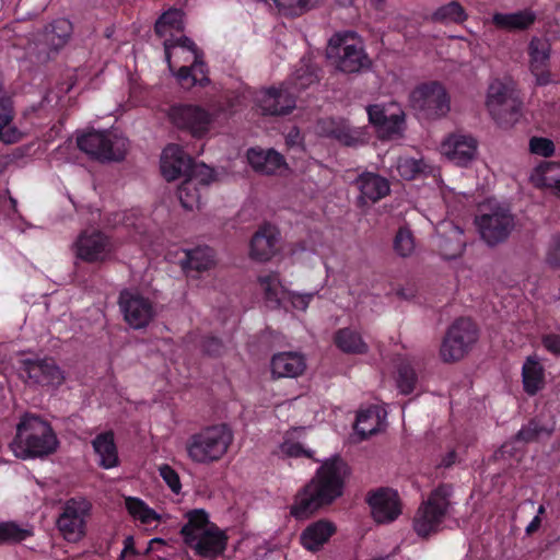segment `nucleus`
<instances>
[{"label":"nucleus","instance_id":"obj_17","mask_svg":"<svg viewBox=\"0 0 560 560\" xmlns=\"http://www.w3.org/2000/svg\"><path fill=\"white\" fill-rule=\"evenodd\" d=\"M551 45L547 39L533 37L528 44L529 69L536 84L544 86L551 82L549 70Z\"/></svg>","mask_w":560,"mask_h":560},{"label":"nucleus","instance_id":"obj_2","mask_svg":"<svg viewBox=\"0 0 560 560\" xmlns=\"http://www.w3.org/2000/svg\"><path fill=\"white\" fill-rule=\"evenodd\" d=\"M58 439L51 425L38 416L25 415L16 425L10 450L18 458L43 457L56 452Z\"/></svg>","mask_w":560,"mask_h":560},{"label":"nucleus","instance_id":"obj_47","mask_svg":"<svg viewBox=\"0 0 560 560\" xmlns=\"http://www.w3.org/2000/svg\"><path fill=\"white\" fill-rule=\"evenodd\" d=\"M541 184L560 198V163L548 162L539 166Z\"/></svg>","mask_w":560,"mask_h":560},{"label":"nucleus","instance_id":"obj_34","mask_svg":"<svg viewBox=\"0 0 560 560\" xmlns=\"http://www.w3.org/2000/svg\"><path fill=\"white\" fill-rule=\"evenodd\" d=\"M187 523L182 527L180 535L184 542L191 544L198 538L199 534L207 529L212 523L209 521L208 513L202 509H195L186 513Z\"/></svg>","mask_w":560,"mask_h":560},{"label":"nucleus","instance_id":"obj_42","mask_svg":"<svg viewBox=\"0 0 560 560\" xmlns=\"http://www.w3.org/2000/svg\"><path fill=\"white\" fill-rule=\"evenodd\" d=\"M200 185L194 178H184L177 188V197L183 208L192 210L200 202Z\"/></svg>","mask_w":560,"mask_h":560},{"label":"nucleus","instance_id":"obj_33","mask_svg":"<svg viewBox=\"0 0 560 560\" xmlns=\"http://www.w3.org/2000/svg\"><path fill=\"white\" fill-rule=\"evenodd\" d=\"M523 388L529 396L536 395L545 385V369L534 357H528L522 368Z\"/></svg>","mask_w":560,"mask_h":560},{"label":"nucleus","instance_id":"obj_12","mask_svg":"<svg viewBox=\"0 0 560 560\" xmlns=\"http://www.w3.org/2000/svg\"><path fill=\"white\" fill-rule=\"evenodd\" d=\"M118 305L124 319L133 329L145 328L155 316L152 301L128 289L119 293Z\"/></svg>","mask_w":560,"mask_h":560},{"label":"nucleus","instance_id":"obj_64","mask_svg":"<svg viewBox=\"0 0 560 560\" xmlns=\"http://www.w3.org/2000/svg\"><path fill=\"white\" fill-rule=\"evenodd\" d=\"M456 459H457V454L454 450L447 452L440 460L439 463V467H443V468H450L452 467L455 463H456Z\"/></svg>","mask_w":560,"mask_h":560},{"label":"nucleus","instance_id":"obj_59","mask_svg":"<svg viewBox=\"0 0 560 560\" xmlns=\"http://www.w3.org/2000/svg\"><path fill=\"white\" fill-rule=\"evenodd\" d=\"M282 452L285 453L290 457H311L310 452L305 451L300 443H284L282 445Z\"/></svg>","mask_w":560,"mask_h":560},{"label":"nucleus","instance_id":"obj_43","mask_svg":"<svg viewBox=\"0 0 560 560\" xmlns=\"http://www.w3.org/2000/svg\"><path fill=\"white\" fill-rule=\"evenodd\" d=\"M552 432L540 419L534 418L523 425L515 435V441L523 443L537 442L540 438H548Z\"/></svg>","mask_w":560,"mask_h":560},{"label":"nucleus","instance_id":"obj_40","mask_svg":"<svg viewBox=\"0 0 560 560\" xmlns=\"http://www.w3.org/2000/svg\"><path fill=\"white\" fill-rule=\"evenodd\" d=\"M32 536V528L22 527L13 521L0 522V545L20 544Z\"/></svg>","mask_w":560,"mask_h":560},{"label":"nucleus","instance_id":"obj_32","mask_svg":"<svg viewBox=\"0 0 560 560\" xmlns=\"http://www.w3.org/2000/svg\"><path fill=\"white\" fill-rule=\"evenodd\" d=\"M384 417L385 411L376 405L361 409L357 415L354 430L362 439H366L378 432Z\"/></svg>","mask_w":560,"mask_h":560},{"label":"nucleus","instance_id":"obj_37","mask_svg":"<svg viewBox=\"0 0 560 560\" xmlns=\"http://www.w3.org/2000/svg\"><path fill=\"white\" fill-rule=\"evenodd\" d=\"M468 18L464 7L458 1H451L444 5L438 8L431 16V20L435 23L448 24L456 23L460 24Z\"/></svg>","mask_w":560,"mask_h":560},{"label":"nucleus","instance_id":"obj_55","mask_svg":"<svg viewBox=\"0 0 560 560\" xmlns=\"http://www.w3.org/2000/svg\"><path fill=\"white\" fill-rule=\"evenodd\" d=\"M159 471L160 476L163 478V480L170 487V489L174 493L178 494L182 489V483L177 471L167 464H163L162 466H160Z\"/></svg>","mask_w":560,"mask_h":560},{"label":"nucleus","instance_id":"obj_58","mask_svg":"<svg viewBox=\"0 0 560 560\" xmlns=\"http://www.w3.org/2000/svg\"><path fill=\"white\" fill-rule=\"evenodd\" d=\"M202 351L211 357H219L223 350L221 339L214 336H207L202 339Z\"/></svg>","mask_w":560,"mask_h":560},{"label":"nucleus","instance_id":"obj_31","mask_svg":"<svg viewBox=\"0 0 560 560\" xmlns=\"http://www.w3.org/2000/svg\"><path fill=\"white\" fill-rule=\"evenodd\" d=\"M463 234V230L459 226L452 224L447 235H438L436 246L444 259L451 260L462 256L466 246Z\"/></svg>","mask_w":560,"mask_h":560},{"label":"nucleus","instance_id":"obj_7","mask_svg":"<svg viewBox=\"0 0 560 560\" xmlns=\"http://www.w3.org/2000/svg\"><path fill=\"white\" fill-rule=\"evenodd\" d=\"M410 105L418 117L434 120L447 115L451 109V97L442 83L430 81L412 90Z\"/></svg>","mask_w":560,"mask_h":560},{"label":"nucleus","instance_id":"obj_16","mask_svg":"<svg viewBox=\"0 0 560 560\" xmlns=\"http://www.w3.org/2000/svg\"><path fill=\"white\" fill-rule=\"evenodd\" d=\"M366 502L377 523L393 522L401 513L398 493L389 488L369 492Z\"/></svg>","mask_w":560,"mask_h":560},{"label":"nucleus","instance_id":"obj_9","mask_svg":"<svg viewBox=\"0 0 560 560\" xmlns=\"http://www.w3.org/2000/svg\"><path fill=\"white\" fill-rule=\"evenodd\" d=\"M20 378L30 386L58 389L66 382V372L51 357L26 358L20 361Z\"/></svg>","mask_w":560,"mask_h":560},{"label":"nucleus","instance_id":"obj_63","mask_svg":"<svg viewBox=\"0 0 560 560\" xmlns=\"http://www.w3.org/2000/svg\"><path fill=\"white\" fill-rule=\"evenodd\" d=\"M127 555L138 556L139 552L135 546L133 536L129 535L124 539V549L118 558V560H124Z\"/></svg>","mask_w":560,"mask_h":560},{"label":"nucleus","instance_id":"obj_57","mask_svg":"<svg viewBox=\"0 0 560 560\" xmlns=\"http://www.w3.org/2000/svg\"><path fill=\"white\" fill-rule=\"evenodd\" d=\"M546 260L553 268L560 267V235L551 237Z\"/></svg>","mask_w":560,"mask_h":560},{"label":"nucleus","instance_id":"obj_5","mask_svg":"<svg viewBox=\"0 0 560 560\" xmlns=\"http://www.w3.org/2000/svg\"><path fill=\"white\" fill-rule=\"evenodd\" d=\"M522 105L512 83L495 79L489 84L486 106L500 127L509 128L517 122L522 116Z\"/></svg>","mask_w":560,"mask_h":560},{"label":"nucleus","instance_id":"obj_46","mask_svg":"<svg viewBox=\"0 0 560 560\" xmlns=\"http://www.w3.org/2000/svg\"><path fill=\"white\" fill-rule=\"evenodd\" d=\"M259 284L265 293L267 302L271 303L275 307L280 305V277L277 272H270L258 278Z\"/></svg>","mask_w":560,"mask_h":560},{"label":"nucleus","instance_id":"obj_28","mask_svg":"<svg viewBox=\"0 0 560 560\" xmlns=\"http://www.w3.org/2000/svg\"><path fill=\"white\" fill-rule=\"evenodd\" d=\"M536 19L534 11L524 9L512 13L497 12L492 15V23L499 30L515 32L528 30Z\"/></svg>","mask_w":560,"mask_h":560},{"label":"nucleus","instance_id":"obj_20","mask_svg":"<svg viewBox=\"0 0 560 560\" xmlns=\"http://www.w3.org/2000/svg\"><path fill=\"white\" fill-rule=\"evenodd\" d=\"M75 253L86 262L103 261L109 254V241L98 231L82 232L75 242Z\"/></svg>","mask_w":560,"mask_h":560},{"label":"nucleus","instance_id":"obj_51","mask_svg":"<svg viewBox=\"0 0 560 560\" xmlns=\"http://www.w3.org/2000/svg\"><path fill=\"white\" fill-rule=\"evenodd\" d=\"M186 178H194L198 185L206 188L214 179V171L205 163H196L192 159Z\"/></svg>","mask_w":560,"mask_h":560},{"label":"nucleus","instance_id":"obj_25","mask_svg":"<svg viewBox=\"0 0 560 560\" xmlns=\"http://www.w3.org/2000/svg\"><path fill=\"white\" fill-rule=\"evenodd\" d=\"M305 369V359L298 352H280L271 359V372L277 378L298 377Z\"/></svg>","mask_w":560,"mask_h":560},{"label":"nucleus","instance_id":"obj_6","mask_svg":"<svg viewBox=\"0 0 560 560\" xmlns=\"http://www.w3.org/2000/svg\"><path fill=\"white\" fill-rule=\"evenodd\" d=\"M450 487L441 485L421 503L413 517V529L418 536L428 538L440 530L450 506Z\"/></svg>","mask_w":560,"mask_h":560},{"label":"nucleus","instance_id":"obj_24","mask_svg":"<svg viewBox=\"0 0 560 560\" xmlns=\"http://www.w3.org/2000/svg\"><path fill=\"white\" fill-rule=\"evenodd\" d=\"M215 264V253L209 246H197L185 250V257L180 261L183 271L187 277H197L208 271Z\"/></svg>","mask_w":560,"mask_h":560},{"label":"nucleus","instance_id":"obj_61","mask_svg":"<svg viewBox=\"0 0 560 560\" xmlns=\"http://www.w3.org/2000/svg\"><path fill=\"white\" fill-rule=\"evenodd\" d=\"M191 68L187 66L180 67L176 72V78L179 84L184 88H192Z\"/></svg>","mask_w":560,"mask_h":560},{"label":"nucleus","instance_id":"obj_52","mask_svg":"<svg viewBox=\"0 0 560 560\" xmlns=\"http://www.w3.org/2000/svg\"><path fill=\"white\" fill-rule=\"evenodd\" d=\"M175 47L185 48V49L194 52L195 56L200 54L199 49H198L197 45L194 43V40H191L189 37H187L185 35H182L180 37H178L176 39H173V38L165 39L164 40L165 60L167 61L170 69H172L171 50Z\"/></svg>","mask_w":560,"mask_h":560},{"label":"nucleus","instance_id":"obj_35","mask_svg":"<svg viewBox=\"0 0 560 560\" xmlns=\"http://www.w3.org/2000/svg\"><path fill=\"white\" fill-rule=\"evenodd\" d=\"M72 33V24L66 19L55 20L45 27L44 40L54 50L60 49Z\"/></svg>","mask_w":560,"mask_h":560},{"label":"nucleus","instance_id":"obj_10","mask_svg":"<svg viewBox=\"0 0 560 560\" xmlns=\"http://www.w3.org/2000/svg\"><path fill=\"white\" fill-rule=\"evenodd\" d=\"M91 509L92 504L85 498H71L65 502L56 524L67 541L77 542L85 535Z\"/></svg>","mask_w":560,"mask_h":560},{"label":"nucleus","instance_id":"obj_21","mask_svg":"<svg viewBox=\"0 0 560 560\" xmlns=\"http://www.w3.org/2000/svg\"><path fill=\"white\" fill-rule=\"evenodd\" d=\"M279 235L275 225L270 223L260 225L250 240V257L258 261L270 260L278 250Z\"/></svg>","mask_w":560,"mask_h":560},{"label":"nucleus","instance_id":"obj_39","mask_svg":"<svg viewBox=\"0 0 560 560\" xmlns=\"http://www.w3.org/2000/svg\"><path fill=\"white\" fill-rule=\"evenodd\" d=\"M368 114L372 125L385 129L388 132H396L404 122L402 115L387 116L385 110L377 105L369 106Z\"/></svg>","mask_w":560,"mask_h":560},{"label":"nucleus","instance_id":"obj_60","mask_svg":"<svg viewBox=\"0 0 560 560\" xmlns=\"http://www.w3.org/2000/svg\"><path fill=\"white\" fill-rule=\"evenodd\" d=\"M314 293H293L291 296V303L292 306L300 311H305L310 304V302L313 300Z\"/></svg>","mask_w":560,"mask_h":560},{"label":"nucleus","instance_id":"obj_18","mask_svg":"<svg viewBox=\"0 0 560 560\" xmlns=\"http://www.w3.org/2000/svg\"><path fill=\"white\" fill-rule=\"evenodd\" d=\"M192 158L179 144H167L161 156V173L167 182L187 177Z\"/></svg>","mask_w":560,"mask_h":560},{"label":"nucleus","instance_id":"obj_11","mask_svg":"<svg viewBox=\"0 0 560 560\" xmlns=\"http://www.w3.org/2000/svg\"><path fill=\"white\" fill-rule=\"evenodd\" d=\"M354 37L353 32H346L336 34L329 40L330 49H338L337 68L345 73H355L371 67V59L363 46L359 42L350 43V40H354Z\"/></svg>","mask_w":560,"mask_h":560},{"label":"nucleus","instance_id":"obj_30","mask_svg":"<svg viewBox=\"0 0 560 560\" xmlns=\"http://www.w3.org/2000/svg\"><path fill=\"white\" fill-rule=\"evenodd\" d=\"M13 119V108L11 97L3 92L2 79L0 78V141L11 144L20 139V132L10 124Z\"/></svg>","mask_w":560,"mask_h":560},{"label":"nucleus","instance_id":"obj_29","mask_svg":"<svg viewBox=\"0 0 560 560\" xmlns=\"http://www.w3.org/2000/svg\"><path fill=\"white\" fill-rule=\"evenodd\" d=\"M92 446L95 454L100 457L98 465L102 468L110 469L118 466V451L113 431L97 434L92 441Z\"/></svg>","mask_w":560,"mask_h":560},{"label":"nucleus","instance_id":"obj_1","mask_svg":"<svg viewBox=\"0 0 560 560\" xmlns=\"http://www.w3.org/2000/svg\"><path fill=\"white\" fill-rule=\"evenodd\" d=\"M349 474V466L341 456L334 455L324 460L312 480L295 495L290 514L296 520H305L331 504L342 495Z\"/></svg>","mask_w":560,"mask_h":560},{"label":"nucleus","instance_id":"obj_4","mask_svg":"<svg viewBox=\"0 0 560 560\" xmlns=\"http://www.w3.org/2000/svg\"><path fill=\"white\" fill-rule=\"evenodd\" d=\"M128 139L108 130L90 129L77 135V147L98 162H120L128 151Z\"/></svg>","mask_w":560,"mask_h":560},{"label":"nucleus","instance_id":"obj_62","mask_svg":"<svg viewBox=\"0 0 560 560\" xmlns=\"http://www.w3.org/2000/svg\"><path fill=\"white\" fill-rule=\"evenodd\" d=\"M517 441L505 442L495 453V458L514 457L518 450L515 446Z\"/></svg>","mask_w":560,"mask_h":560},{"label":"nucleus","instance_id":"obj_54","mask_svg":"<svg viewBox=\"0 0 560 560\" xmlns=\"http://www.w3.org/2000/svg\"><path fill=\"white\" fill-rule=\"evenodd\" d=\"M529 150L532 153L549 158L555 152V144L553 142L548 138L542 137H533L529 140Z\"/></svg>","mask_w":560,"mask_h":560},{"label":"nucleus","instance_id":"obj_13","mask_svg":"<svg viewBox=\"0 0 560 560\" xmlns=\"http://www.w3.org/2000/svg\"><path fill=\"white\" fill-rule=\"evenodd\" d=\"M475 222L481 238L491 246L503 242L514 226L513 215L502 207L476 217Z\"/></svg>","mask_w":560,"mask_h":560},{"label":"nucleus","instance_id":"obj_36","mask_svg":"<svg viewBox=\"0 0 560 560\" xmlns=\"http://www.w3.org/2000/svg\"><path fill=\"white\" fill-rule=\"evenodd\" d=\"M335 345L346 353L363 354L368 352V345L361 335L351 328L339 329L334 337Z\"/></svg>","mask_w":560,"mask_h":560},{"label":"nucleus","instance_id":"obj_14","mask_svg":"<svg viewBox=\"0 0 560 560\" xmlns=\"http://www.w3.org/2000/svg\"><path fill=\"white\" fill-rule=\"evenodd\" d=\"M170 119L179 129L187 130L194 138H202L208 131L212 117L198 105H175L170 109Z\"/></svg>","mask_w":560,"mask_h":560},{"label":"nucleus","instance_id":"obj_50","mask_svg":"<svg viewBox=\"0 0 560 560\" xmlns=\"http://www.w3.org/2000/svg\"><path fill=\"white\" fill-rule=\"evenodd\" d=\"M418 382L415 369L408 363H401L398 368L397 385L401 394H411Z\"/></svg>","mask_w":560,"mask_h":560},{"label":"nucleus","instance_id":"obj_41","mask_svg":"<svg viewBox=\"0 0 560 560\" xmlns=\"http://www.w3.org/2000/svg\"><path fill=\"white\" fill-rule=\"evenodd\" d=\"M183 30V12L176 8H171L164 12L154 25L156 35L161 37L165 36L167 31L182 32Z\"/></svg>","mask_w":560,"mask_h":560},{"label":"nucleus","instance_id":"obj_3","mask_svg":"<svg viewBox=\"0 0 560 560\" xmlns=\"http://www.w3.org/2000/svg\"><path fill=\"white\" fill-rule=\"evenodd\" d=\"M233 440L234 434L229 424L208 425L188 438L186 442L187 456L196 464L217 463L228 453Z\"/></svg>","mask_w":560,"mask_h":560},{"label":"nucleus","instance_id":"obj_27","mask_svg":"<svg viewBox=\"0 0 560 560\" xmlns=\"http://www.w3.org/2000/svg\"><path fill=\"white\" fill-rule=\"evenodd\" d=\"M336 526L327 521L319 520L310 524L301 534V544L311 551L318 550L335 534Z\"/></svg>","mask_w":560,"mask_h":560},{"label":"nucleus","instance_id":"obj_23","mask_svg":"<svg viewBox=\"0 0 560 560\" xmlns=\"http://www.w3.org/2000/svg\"><path fill=\"white\" fill-rule=\"evenodd\" d=\"M442 148L450 160L465 166L476 154L477 141L471 136L452 135L443 142Z\"/></svg>","mask_w":560,"mask_h":560},{"label":"nucleus","instance_id":"obj_48","mask_svg":"<svg viewBox=\"0 0 560 560\" xmlns=\"http://www.w3.org/2000/svg\"><path fill=\"white\" fill-rule=\"evenodd\" d=\"M283 16H300L311 9L310 0H272Z\"/></svg>","mask_w":560,"mask_h":560},{"label":"nucleus","instance_id":"obj_45","mask_svg":"<svg viewBox=\"0 0 560 560\" xmlns=\"http://www.w3.org/2000/svg\"><path fill=\"white\" fill-rule=\"evenodd\" d=\"M125 503L128 513L144 525H149L153 521L159 520L158 513L139 498L128 497Z\"/></svg>","mask_w":560,"mask_h":560},{"label":"nucleus","instance_id":"obj_49","mask_svg":"<svg viewBox=\"0 0 560 560\" xmlns=\"http://www.w3.org/2000/svg\"><path fill=\"white\" fill-rule=\"evenodd\" d=\"M393 247L395 253L401 257H408L412 254L415 249V240L408 228L401 226L398 229L394 238Z\"/></svg>","mask_w":560,"mask_h":560},{"label":"nucleus","instance_id":"obj_22","mask_svg":"<svg viewBox=\"0 0 560 560\" xmlns=\"http://www.w3.org/2000/svg\"><path fill=\"white\" fill-rule=\"evenodd\" d=\"M354 184L360 191V200L372 203L380 201L390 192L388 179L374 172L361 173Z\"/></svg>","mask_w":560,"mask_h":560},{"label":"nucleus","instance_id":"obj_44","mask_svg":"<svg viewBox=\"0 0 560 560\" xmlns=\"http://www.w3.org/2000/svg\"><path fill=\"white\" fill-rule=\"evenodd\" d=\"M429 166L422 159L400 156L397 161V172L405 180H413L428 173Z\"/></svg>","mask_w":560,"mask_h":560},{"label":"nucleus","instance_id":"obj_53","mask_svg":"<svg viewBox=\"0 0 560 560\" xmlns=\"http://www.w3.org/2000/svg\"><path fill=\"white\" fill-rule=\"evenodd\" d=\"M191 68V78L194 85L206 86L209 83L208 78V68L205 61L201 59V55L198 54L195 56V60Z\"/></svg>","mask_w":560,"mask_h":560},{"label":"nucleus","instance_id":"obj_38","mask_svg":"<svg viewBox=\"0 0 560 560\" xmlns=\"http://www.w3.org/2000/svg\"><path fill=\"white\" fill-rule=\"evenodd\" d=\"M319 80L317 69L311 63H301L290 78V85L295 94L304 91Z\"/></svg>","mask_w":560,"mask_h":560},{"label":"nucleus","instance_id":"obj_19","mask_svg":"<svg viewBox=\"0 0 560 560\" xmlns=\"http://www.w3.org/2000/svg\"><path fill=\"white\" fill-rule=\"evenodd\" d=\"M229 537L218 525L211 524L201 532L188 547L194 549L195 553L202 558H217L221 556L228 547Z\"/></svg>","mask_w":560,"mask_h":560},{"label":"nucleus","instance_id":"obj_56","mask_svg":"<svg viewBox=\"0 0 560 560\" xmlns=\"http://www.w3.org/2000/svg\"><path fill=\"white\" fill-rule=\"evenodd\" d=\"M541 343L548 352L560 357V325L556 327L555 331L544 334Z\"/></svg>","mask_w":560,"mask_h":560},{"label":"nucleus","instance_id":"obj_26","mask_svg":"<svg viewBox=\"0 0 560 560\" xmlns=\"http://www.w3.org/2000/svg\"><path fill=\"white\" fill-rule=\"evenodd\" d=\"M249 165L256 172L271 175L285 165L284 158L273 149L250 148L247 151Z\"/></svg>","mask_w":560,"mask_h":560},{"label":"nucleus","instance_id":"obj_15","mask_svg":"<svg viewBox=\"0 0 560 560\" xmlns=\"http://www.w3.org/2000/svg\"><path fill=\"white\" fill-rule=\"evenodd\" d=\"M262 115L284 116L290 114L296 105V96L288 86L269 88L259 93L256 98Z\"/></svg>","mask_w":560,"mask_h":560},{"label":"nucleus","instance_id":"obj_8","mask_svg":"<svg viewBox=\"0 0 560 560\" xmlns=\"http://www.w3.org/2000/svg\"><path fill=\"white\" fill-rule=\"evenodd\" d=\"M478 327L467 317L453 322L445 332L440 348L443 362L452 363L463 359L478 340Z\"/></svg>","mask_w":560,"mask_h":560}]
</instances>
